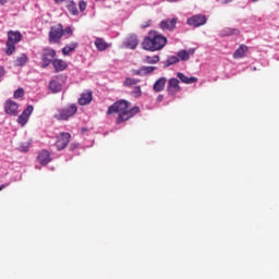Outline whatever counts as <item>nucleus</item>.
<instances>
[{
	"label": "nucleus",
	"mask_w": 279,
	"mask_h": 279,
	"mask_svg": "<svg viewBox=\"0 0 279 279\" xmlns=\"http://www.w3.org/2000/svg\"><path fill=\"white\" fill-rule=\"evenodd\" d=\"M114 112L119 113L117 123H124V121H130V119L138 114L141 112V108L135 106L130 109V101L121 99L109 106L107 110L108 116L114 114Z\"/></svg>",
	"instance_id": "nucleus-1"
},
{
	"label": "nucleus",
	"mask_w": 279,
	"mask_h": 279,
	"mask_svg": "<svg viewBox=\"0 0 279 279\" xmlns=\"http://www.w3.org/2000/svg\"><path fill=\"white\" fill-rule=\"evenodd\" d=\"M167 45V37L160 34L158 31H149L142 41V47L145 51H161Z\"/></svg>",
	"instance_id": "nucleus-2"
},
{
	"label": "nucleus",
	"mask_w": 279,
	"mask_h": 279,
	"mask_svg": "<svg viewBox=\"0 0 279 279\" xmlns=\"http://www.w3.org/2000/svg\"><path fill=\"white\" fill-rule=\"evenodd\" d=\"M7 36L8 40L5 44V54L12 56V53L16 51V45L23 40V34H21L19 31H9Z\"/></svg>",
	"instance_id": "nucleus-3"
},
{
	"label": "nucleus",
	"mask_w": 279,
	"mask_h": 279,
	"mask_svg": "<svg viewBox=\"0 0 279 279\" xmlns=\"http://www.w3.org/2000/svg\"><path fill=\"white\" fill-rule=\"evenodd\" d=\"M75 114H77V105L71 104L66 107L58 109L53 118L57 121H69V119L75 117Z\"/></svg>",
	"instance_id": "nucleus-4"
},
{
	"label": "nucleus",
	"mask_w": 279,
	"mask_h": 279,
	"mask_svg": "<svg viewBox=\"0 0 279 279\" xmlns=\"http://www.w3.org/2000/svg\"><path fill=\"white\" fill-rule=\"evenodd\" d=\"M62 36H64V26L62 24H57L56 26H51L48 38L50 45H56L62 40Z\"/></svg>",
	"instance_id": "nucleus-5"
},
{
	"label": "nucleus",
	"mask_w": 279,
	"mask_h": 279,
	"mask_svg": "<svg viewBox=\"0 0 279 279\" xmlns=\"http://www.w3.org/2000/svg\"><path fill=\"white\" fill-rule=\"evenodd\" d=\"M57 52L53 48H44L41 53V69H47L49 64H53Z\"/></svg>",
	"instance_id": "nucleus-6"
},
{
	"label": "nucleus",
	"mask_w": 279,
	"mask_h": 279,
	"mask_svg": "<svg viewBox=\"0 0 279 279\" xmlns=\"http://www.w3.org/2000/svg\"><path fill=\"white\" fill-rule=\"evenodd\" d=\"M71 143V133L62 132L57 136L56 147L58 151L66 149V146Z\"/></svg>",
	"instance_id": "nucleus-7"
},
{
	"label": "nucleus",
	"mask_w": 279,
	"mask_h": 279,
	"mask_svg": "<svg viewBox=\"0 0 279 279\" xmlns=\"http://www.w3.org/2000/svg\"><path fill=\"white\" fill-rule=\"evenodd\" d=\"M175 25H178V17L165 19L159 23V29H162V32H174Z\"/></svg>",
	"instance_id": "nucleus-8"
},
{
	"label": "nucleus",
	"mask_w": 279,
	"mask_h": 279,
	"mask_svg": "<svg viewBox=\"0 0 279 279\" xmlns=\"http://www.w3.org/2000/svg\"><path fill=\"white\" fill-rule=\"evenodd\" d=\"M4 112L10 117H17L19 116V104H16L12 99H8L4 102Z\"/></svg>",
	"instance_id": "nucleus-9"
},
{
	"label": "nucleus",
	"mask_w": 279,
	"mask_h": 279,
	"mask_svg": "<svg viewBox=\"0 0 279 279\" xmlns=\"http://www.w3.org/2000/svg\"><path fill=\"white\" fill-rule=\"evenodd\" d=\"M206 21H207L206 15L197 14V15H193L192 17H189L186 23L191 27H202V25H206Z\"/></svg>",
	"instance_id": "nucleus-10"
},
{
	"label": "nucleus",
	"mask_w": 279,
	"mask_h": 279,
	"mask_svg": "<svg viewBox=\"0 0 279 279\" xmlns=\"http://www.w3.org/2000/svg\"><path fill=\"white\" fill-rule=\"evenodd\" d=\"M32 112H34V106L28 105L26 109L19 116L17 123L20 125H26L29 121V117H32Z\"/></svg>",
	"instance_id": "nucleus-11"
},
{
	"label": "nucleus",
	"mask_w": 279,
	"mask_h": 279,
	"mask_svg": "<svg viewBox=\"0 0 279 279\" xmlns=\"http://www.w3.org/2000/svg\"><path fill=\"white\" fill-rule=\"evenodd\" d=\"M182 87H180V81L175 77H172L168 81L167 92L168 95H175V93H180Z\"/></svg>",
	"instance_id": "nucleus-12"
},
{
	"label": "nucleus",
	"mask_w": 279,
	"mask_h": 279,
	"mask_svg": "<svg viewBox=\"0 0 279 279\" xmlns=\"http://www.w3.org/2000/svg\"><path fill=\"white\" fill-rule=\"evenodd\" d=\"M124 47L126 49H135L138 47V35L137 34H130L124 40Z\"/></svg>",
	"instance_id": "nucleus-13"
},
{
	"label": "nucleus",
	"mask_w": 279,
	"mask_h": 279,
	"mask_svg": "<svg viewBox=\"0 0 279 279\" xmlns=\"http://www.w3.org/2000/svg\"><path fill=\"white\" fill-rule=\"evenodd\" d=\"M52 66L56 73H62V71H66V69H69V63L62 59H54L52 61Z\"/></svg>",
	"instance_id": "nucleus-14"
},
{
	"label": "nucleus",
	"mask_w": 279,
	"mask_h": 279,
	"mask_svg": "<svg viewBox=\"0 0 279 279\" xmlns=\"http://www.w3.org/2000/svg\"><path fill=\"white\" fill-rule=\"evenodd\" d=\"M90 101H93V92L86 90L81 94V97L78 98L80 106H88Z\"/></svg>",
	"instance_id": "nucleus-15"
},
{
	"label": "nucleus",
	"mask_w": 279,
	"mask_h": 279,
	"mask_svg": "<svg viewBox=\"0 0 279 279\" xmlns=\"http://www.w3.org/2000/svg\"><path fill=\"white\" fill-rule=\"evenodd\" d=\"M37 160L39 165H49V162L51 161V154L49 153V150H41L37 156Z\"/></svg>",
	"instance_id": "nucleus-16"
},
{
	"label": "nucleus",
	"mask_w": 279,
	"mask_h": 279,
	"mask_svg": "<svg viewBox=\"0 0 279 279\" xmlns=\"http://www.w3.org/2000/svg\"><path fill=\"white\" fill-rule=\"evenodd\" d=\"M166 85H167V77L161 76L155 82L153 89L155 90V93H162V90H165Z\"/></svg>",
	"instance_id": "nucleus-17"
},
{
	"label": "nucleus",
	"mask_w": 279,
	"mask_h": 279,
	"mask_svg": "<svg viewBox=\"0 0 279 279\" xmlns=\"http://www.w3.org/2000/svg\"><path fill=\"white\" fill-rule=\"evenodd\" d=\"M177 77L180 78V82H182V84H195V82H197V77L195 76L189 77L182 72H178Z\"/></svg>",
	"instance_id": "nucleus-18"
},
{
	"label": "nucleus",
	"mask_w": 279,
	"mask_h": 279,
	"mask_svg": "<svg viewBox=\"0 0 279 279\" xmlns=\"http://www.w3.org/2000/svg\"><path fill=\"white\" fill-rule=\"evenodd\" d=\"M245 53H247V46L241 45L233 53L234 60H241V58H245Z\"/></svg>",
	"instance_id": "nucleus-19"
},
{
	"label": "nucleus",
	"mask_w": 279,
	"mask_h": 279,
	"mask_svg": "<svg viewBox=\"0 0 279 279\" xmlns=\"http://www.w3.org/2000/svg\"><path fill=\"white\" fill-rule=\"evenodd\" d=\"M66 10L70 12V14L72 16H78L80 15V11L77 10V4L73 0L68 1Z\"/></svg>",
	"instance_id": "nucleus-20"
},
{
	"label": "nucleus",
	"mask_w": 279,
	"mask_h": 279,
	"mask_svg": "<svg viewBox=\"0 0 279 279\" xmlns=\"http://www.w3.org/2000/svg\"><path fill=\"white\" fill-rule=\"evenodd\" d=\"M95 47L98 49V51H106L110 45H108L104 38L97 37L95 40Z\"/></svg>",
	"instance_id": "nucleus-21"
},
{
	"label": "nucleus",
	"mask_w": 279,
	"mask_h": 279,
	"mask_svg": "<svg viewBox=\"0 0 279 279\" xmlns=\"http://www.w3.org/2000/svg\"><path fill=\"white\" fill-rule=\"evenodd\" d=\"M239 34H241V31L238 28L226 27L221 31V36H239Z\"/></svg>",
	"instance_id": "nucleus-22"
},
{
	"label": "nucleus",
	"mask_w": 279,
	"mask_h": 279,
	"mask_svg": "<svg viewBox=\"0 0 279 279\" xmlns=\"http://www.w3.org/2000/svg\"><path fill=\"white\" fill-rule=\"evenodd\" d=\"M49 88L51 93H60L62 90V84L56 80L50 81Z\"/></svg>",
	"instance_id": "nucleus-23"
},
{
	"label": "nucleus",
	"mask_w": 279,
	"mask_h": 279,
	"mask_svg": "<svg viewBox=\"0 0 279 279\" xmlns=\"http://www.w3.org/2000/svg\"><path fill=\"white\" fill-rule=\"evenodd\" d=\"M77 47H78V44L76 41L72 43L71 45H66L65 47L62 48L63 56H69L71 51H75Z\"/></svg>",
	"instance_id": "nucleus-24"
},
{
	"label": "nucleus",
	"mask_w": 279,
	"mask_h": 279,
	"mask_svg": "<svg viewBox=\"0 0 279 279\" xmlns=\"http://www.w3.org/2000/svg\"><path fill=\"white\" fill-rule=\"evenodd\" d=\"M27 60H29L27 58V54H25V53L21 54L15 60V66H25V64H27Z\"/></svg>",
	"instance_id": "nucleus-25"
},
{
	"label": "nucleus",
	"mask_w": 279,
	"mask_h": 279,
	"mask_svg": "<svg viewBox=\"0 0 279 279\" xmlns=\"http://www.w3.org/2000/svg\"><path fill=\"white\" fill-rule=\"evenodd\" d=\"M158 62H160L159 56H153V57L147 56L144 58L145 64H158Z\"/></svg>",
	"instance_id": "nucleus-26"
},
{
	"label": "nucleus",
	"mask_w": 279,
	"mask_h": 279,
	"mask_svg": "<svg viewBox=\"0 0 279 279\" xmlns=\"http://www.w3.org/2000/svg\"><path fill=\"white\" fill-rule=\"evenodd\" d=\"M180 62V59L175 56H171L166 60V66H171L173 64H178Z\"/></svg>",
	"instance_id": "nucleus-27"
},
{
	"label": "nucleus",
	"mask_w": 279,
	"mask_h": 279,
	"mask_svg": "<svg viewBox=\"0 0 279 279\" xmlns=\"http://www.w3.org/2000/svg\"><path fill=\"white\" fill-rule=\"evenodd\" d=\"M178 58L181 59L183 62H186L190 57H189V51L186 50H181L177 53Z\"/></svg>",
	"instance_id": "nucleus-28"
},
{
	"label": "nucleus",
	"mask_w": 279,
	"mask_h": 279,
	"mask_svg": "<svg viewBox=\"0 0 279 279\" xmlns=\"http://www.w3.org/2000/svg\"><path fill=\"white\" fill-rule=\"evenodd\" d=\"M135 84H138V80H136V78L126 77L123 82V86H125V87L135 86Z\"/></svg>",
	"instance_id": "nucleus-29"
},
{
	"label": "nucleus",
	"mask_w": 279,
	"mask_h": 279,
	"mask_svg": "<svg viewBox=\"0 0 279 279\" xmlns=\"http://www.w3.org/2000/svg\"><path fill=\"white\" fill-rule=\"evenodd\" d=\"M141 71L145 74V75H149V73H154V71H156V66H142Z\"/></svg>",
	"instance_id": "nucleus-30"
},
{
	"label": "nucleus",
	"mask_w": 279,
	"mask_h": 279,
	"mask_svg": "<svg viewBox=\"0 0 279 279\" xmlns=\"http://www.w3.org/2000/svg\"><path fill=\"white\" fill-rule=\"evenodd\" d=\"M23 95H25V92L23 90V88H19L14 92V99H21V97H23Z\"/></svg>",
	"instance_id": "nucleus-31"
},
{
	"label": "nucleus",
	"mask_w": 279,
	"mask_h": 279,
	"mask_svg": "<svg viewBox=\"0 0 279 279\" xmlns=\"http://www.w3.org/2000/svg\"><path fill=\"white\" fill-rule=\"evenodd\" d=\"M68 35V36H73V28H71V26H68L63 29V36Z\"/></svg>",
	"instance_id": "nucleus-32"
},
{
	"label": "nucleus",
	"mask_w": 279,
	"mask_h": 279,
	"mask_svg": "<svg viewBox=\"0 0 279 279\" xmlns=\"http://www.w3.org/2000/svg\"><path fill=\"white\" fill-rule=\"evenodd\" d=\"M86 7H87L86 1L81 0L78 2V9H80L81 12H84V10H86Z\"/></svg>",
	"instance_id": "nucleus-33"
},
{
	"label": "nucleus",
	"mask_w": 279,
	"mask_h": 279,
	"mask_svg": "<svg viewBox=\"0 0 279 279\" xmlns=\"http://www.w3.org/2000/svg\"><path fill=\"white\" fill-rule=\"evenodd\" d=\"M135 97H141L142 92H141V86H136L133 90Z\"/></svg>",
	"instance_id": "nucleus-34"
},
{
	"label": "nucleus",
	"mask_w": 279,
	"mask_h": 279,
	"mask_svg": "<svg viewBox=\"0 0 279 279\" xmlns=\"http://www.w3.org/2000/svg\"><path fill=\"white\" fill-rule=\"evenodd\" d=\"M149 25H151V21H150V20L144 22V23L141 25V27H142V29H146V27H149Z\"/></svg>",
	"instance_id": "nucleus-35"
},
{
	"label": "nucleus",
	"mask_w": 279,
	"mask_h": 279,
	"mask_svg": "<svg viewBox=\"0 0 279 279\" xmlns=\"http://www.w3.org/2000/svg\"><path fill=\"white\" fill-rule=\"evenodd\" d=\"M74 149H77V144L75 143L70 144V151H74Z\"/></svg>",
	"instance_id": "nucleus-36"
},
{
	"label": "nucleus",
	"mask_w": 279,
	"mask_h": 279,
	"mask_svg": "<svg viewBox=\"0 0 279 279\" xmlns=\"http://www.w3.org/2000/svg\"><path fill=\"white\" fill-rule=\"evenodd\" d=\"M3 75H5V69L0 66V77H3Z\"/></svg>",
	"instance_id": "nucleus-37"
},
{
	"label": "nucleus",
	"mask_w": 279,
	"mask_h": 279,
	"mask_svg": "<svg viewBox=\"0 0 279 279\" xmlns=\"http://www.w3.org/2000/svg\"><path fill=\"white\" fill-rule=\"evenodd\" d=\"M187 53H189V58H191V56H193V53H195V49H190V50L187 51Z\"/></svg>",
	"instance_id": "nucleus-38"
},
{
	"label": "nucleus",
	"mask_w": 279,
	"mask_h": 279,
	"mask_svg": "<svg viewBox=\"0 0 279 279\" xmlns=\"http://www.w3.org/2000/svg\"><path fill=\"white\" fill-rule=\"evenodd\" d=\"M5 3H8V0H0L1 5H5Z\"/></svg>",
	"instance_id": "nucleus-39"
},
{
	"label": "nucleus",
	"mask_w": 279,
	"mask_h": 279,
	"mask_svg": "<svg viewBox=\"0 0 279 279\" xmlns=\"http://www.w3.org/2000/svg\"><path fill=\"white\" fill-rule=\"evenodd\" d=\"M65 0H54V3H64Z\"/></svg>",
	"instance_id": "nucleus-40"
},
{
	"label": "nucleus",
	"mask_w": 279,
	"mask_h": 279,
	"mask_svg": "<svg viewBox=\"0 0 279 279\" xmlns=\"http://www.w3.org/2000/svg\"><path fill=\"white\" fill-rule=\"evenodd\" d=\"M234 0H225V3H232Z\"/></svg>",
	"instance_id": "nucleus-41"
},
{
	"label": "nucleus",
	"mask_w": 279,
	"mask_h": 279,
	"mask_svg": "<svg viewBox=\"0 0 279 279\" xmlns=\"http://www.w3.org/2000/svg\"><path fill=\"white\" fill-rule=\"evenodd\" d=\"M3 189H5V185L0 186V191H3Z\"/></svg>",
	"instance_id": "nucleus-42"
},
{
	"label": "nucleus",
	"mask_w": 279,
	"mask_h": 279,
	"mask_svg": "<svg viewBox=\"0 0 279 279\" xmlns=\"http://www.w3.org/2000/svg\"><path fill=\"white\" fill-rule=\"evenodd\" d=\"M158 100H159V101H162V96H159V97H158Z\"/></svg>",
	"instance_id": "nucleus-43"
}]
</instances>
